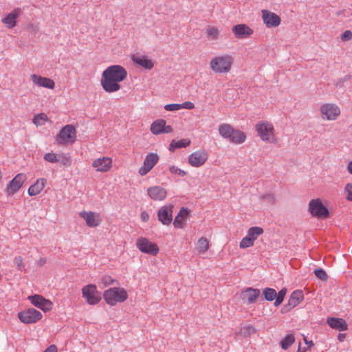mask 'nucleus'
I'll use <instances>...</instances> for the list:
<instances>
[{
	"mask_svg": "<svg viewBox=\"0 0 352 352\" xmlns=\"http://www.w3.org/2000/svg\"><path fill=\"white\" fill-rule=\"evenodd\" d=\"M44 352H57V348L55 345H51Z\"/></svg>",
	"mask_w": 352,
	"mask_h": 352,
	"instance_id": "5fc2aeb1",
	"label": "nucleus"
},
{
	"mask_svg": "<svg viewBox=\"0 0 352 352\" xmlns=\"http://www.w3.org/2000/svg\"><path fill=\"white\" fill-rule=\"evenodd\" d=\"M91 166L96 172L107 173L112 168L113 160L109 157L101 156L94 159Z\"/></svg>",
	"mask_w": 352,
	"mask_h": 352,
	"instance_id": "ddd939ff",
	"label": "nucleus"
},
{
	"mask_svg": "<svg viewBox=\"0 0 352 352\" xmlns=\"http://www.w3.org/2000/svg\"><path fill=\"white\" fill-rule=\"evenodd\" d=\"M256 331V329L252 325H248L242 327L240 330L239 334L243 337H248L251 334L255 333Z\"/></svg>",
	"mask_w": 352,
	"mask_h": 352,
	"instance_id": "e433bc0d",
	"label": "nucleus"
},
{
	"mask_svg": "<svg viewBox=\"0 0 352 352\" xmlns=\"http://www.w3.org/2000/svg\"><path fill=\"white\" fill-rule=\"evenodd\" d=\"M131 58L134 63L145 69H151L153 66L151 60H149L145 56L133 55Z\"/></svg>",
	"mask_w": 352,
	"mask_h": 352,
	"instance_id": "cd10ccee",
	"label": "nucleus"
},
{
	"mask_svg": "<svg viewBox=\"0 0 352 352\" xmlns=\"http://www.w3.org/2000/svg\"><path fill=\"white\" fill-rule=\"evenodd\" d=\"M47 180L45 178L38 179L36 182L30 186L28 192L30 196L38 195L45 188Z\"/></svg>",
	"mask_w": 352,
	"mask_h": 352,
	"instance_id": "393cba45",
	"label": "nucleus"
},
{
	"mask_svg": "<svg viewBox=\"0 0 352 352\" xmlns=\"http://www.w3.org/2000/svg\"><path fill=\"white\" fill-rule=\"evenodd\" d=\"M219 133L224 139L234 144H241L246 140V135L240 130H234L230 124H222L219 126Z\"/></svg>",
	"mask_w": 352,
	"mask_h": 352,
	"instance_id": "f03ea898",
	"label": "nucleus"
},
{
	"mask_svg": "<svg viewBox=\"0 0 352 352\" xmlns=\"http://www.w3.org/2000/svg\"><path fill=\"white\" fill-rule=\"evenodd\" d=\"M159 251V248L157 246V245L155 244V254H157V253Z\"/></svg>",
	"mask_w": 352,
	"mask_h": 352,
	"instance_id": "0e129e2a",
	"label": "nucleus"
},
{
	"mask_svg": "<svg viewBox=\"0 0 352 352\" xmlns=\"http://www.w3.org/2000/svg\"><path fill=\"white\" fill-rule=\"evenodd\" d=\"M262 197H263V199H269L274 200V197H273L272 195H270V194L265 195H263Z\"/></svg>",
	"mask_w": 352,
	"mask_h": 352,
	"instance_id": "bf43d9fd",
	"label": "nucleus"
},
{
	"mask_svg": "<svg viewBox=\"0 0 352 352\" xmlns=\"http://www.w3.org/2000/svg\"><path fill=\"white\" fill-rule=\"evenodd\" d=\"M342 41H349L352 39V32L351 30H345L340 36Z\"/></svg>",
	"mask_w": 352,
	"mask_h": 352,
	"instance_id": "09e8293b",
	"label": "nucleus"
},
{
	"mask_svg": "<svg viewBox=\"0 0 352 352\" xmlns=\"http://www.w3.org/2000/svg\"><path fill=\"white\" fill-rule=\"evenodd\" d=\"M210 248L209 241L205 237H201L197 241V250L199 254L206 253Z\"/></svg>",
	"mask_w": 352,
	"mask_h": 352,
	"instance_id": "2f4dec72",
	"label": "nucleus"
},
{
	"mask_svg": "<svg viewBox=\"0 0 352 352\" xmlns=\"http://www.w3.org/2000/svg\"><path fill=\"white\" fill-rule=\"evenodd\" d=\"M208 159V153L204 149L198 150L188 156V163L192 167H200L204 165Z\"/></svg>",
	"mask_w": 352,
	"mask_h": 352,
	"instance_id": "2eb2a0df",
	"label": "nucleus"
},
{
	"mask_svg": "<svg viewBox=\"0 0 352 352\" xmlns=\"http://www.w3.org/2000/svg\"><path fill=\"white\" fill-rule=\"evenodd\" d=\"M151 131L154 133V130H155V128H154V122H153L151 124Z\"/></svg>",
	"mask_w": 352,
	"mask_h": 352,
	"instance_id": "680f3d73",
	"label": "nucleus"
},
{
	"mask_svg": "<svg viewBox=\"0 0 352 352\" xmlns=\"http://www.w3.org/2000/svg\"><path fill=\"white\" fill-rule=\"evenodd\" d=\"M141 219L144 222H146L149 219V215L146 212H142L141 213Z\"/></svg>",
	"mask_w": 352,
	"mask_h": 352,
	"instance_id": "864d4df0",
	"label": "nucleus"
},
{
	"mask_svg": "<svg viewBox=\"0 0 352 352\" xmlns=\"http://www.w3.org/2000/svg\"><path fill=\"white\" fill-rule=\"evenodd\" d=\"M30 79L34 85L39 87H44L50 89H53L55 87V82L51 78L33 74L30 75Z\"/></svg>",
	"mask_w": 352,
	"mask_h": 352,
	"instance_id": "6ab92c4d",
	"label": "nucleus"
},
{
	"mask_svg": "<svg viewBox=\"0 0 352 352\" xmlns=\"http://www.w3.org/2000/svg\"><path fill=\"white\" fill-rule=\"evenodd\" d=\"M304 341L306 343V344L307 345L308 349H310L314 346L313 341H311V340L308 341L306 338H304Z\"/></svg>",
	"mask_w": 352,
	"mask_h": 352,
	"instance_id": "6e6d98bb",
	"label": "nucleus"
},
{
	"mask_svg": "<svg viewBox=\"0 0 352 352\" xmlns=\"http://www.w3.org/2000/svg\"><path fill=\"white\" fill-rule=\"evenodd\" d=\"M172 206H165L161 208L158 212L157 217L160 221H161L164 225H169L172 221Z\"/></svg>",
	"mask_w": 352,
	"mask_h": 352,
	"instance_id": "412c9836",
	"label": "nucleus"
},
{
	"mask_svg": "<svg viewBox=\"0 0 352 352\" xmlns=\"http://www.w3.org/2000/svg\"><path fill=\"white\" fill-rule=\"evenodd\" d=\"M351 76L350 75L345 76L343 78L340 79L336 82V86L342 87L344 86V82L349 80L351 79Z\"/></svg>",
	"mask_w": 352,
	"mask_h": 352,
	"instance_id": "603ef678",
	"label": "nucleus"
},
{
	"mask_svg": "<svg viewBox=\"0 0 352 352\" xmlns=\"http://www.w3.org/2000/svg\"><path fill=\"white\" fill-rule=\"evenodd\" d=\"M263 294L265 300L268 301H272L273 300H276V297L277 296V293L274 289L272 288H265Z\"/></svg>",
	"mask_w": 352,
	"mask_h": 352,
	"instance_id": "c9c22d12",
	"label": "nucleus"
},
{
	"mask_svg": "<svg viewBox=\"0 0 352 352\" xmlns=\"http://www.w3.org/2000/svg\"><path fill=\"white\" fill-rule=\"evenodd\" d=\"M82 296L91 305H97L101 300V294L94 284H89L82 288Z\"/></svg>",
	"mask_w": 352,
	"mask_h": 352,
	"instance_id": "0eeeda50",
	"label": "nucleus"
},
{
	"mask_svg": "<svg viewBox=\"0 0 352 352\" xmlns=\"http://www.w3.org/2000/svg\"><path fill=\"white\" fill-rule=\"evenodd\" d=\"M14 264L16 266L17 270L23 271L25 269L23 259L21 256H16L13 260Z\"/></svg>",
	"mask_w": 352,
	"mask_h": 352,
	"instance_id": "a18cd8bd",
	"label": "nucleus"
},
{
	"mask_svg": "<svg viewBox=\"0 0 352 352\" xmlns=\"http://www.w3.org/2000/svg\"><path fill=\"white\" fill-rule=\"evenodd\" d=\"M190 140L188 138H184L179 140H172L169 145V151L174 152L176 149L186 148L190 144Z\"/></svg>",
	"mask_w": 352,
	"mask_h": 352,
	"instance_id": "c756f323",
	"label": "nucleus"
},
{
	"mask_svg": "<svg viewBox=\"0 0 352 352\" xmlns=\"http://www.w3.org/2000/svg\"><path fill=\"white\" fill-rule=\"evenodd\" d=\"M166 111H174L181 109L180 104H168L164 106Z\"/></svg>",
	"mask_w": 352,
	"mask_h": 352,
	"instance_id": "8fccbe9b",
	"label": "nucleus"
},
{
	"mask_svg": "<svg viewBox=\"0 0 352 352\" xmlns=\"http://www.w3.org/2000/svg\"><path fill=\"white\" fill-rule=\"evenodd\" d=\"M327 324L332 328L340 331L347 330L348 326L345 320L340 318H328Z\"/></svg>",
	"mask_w": 352,
	"mask_h": 352,
	"instance_id": "b1692460",
	"label": "nucleus"
},
{
	"mask_svg": "<svg viewBox=\"0 0 352 352\" xmlns=\"http://www.w3.org/2000/svg\"><path fill=\"white\" fill-rule=\"evenodd\" d=\"M76 139V128L72 124L65 126L56 138L58 144L67 145L73 144Z\"/></svg>",
	"mask_w": 352,
	"mask_h": 352,
	"instance_id": "423d86ee",
	"label": "nucleus"
},
{
	"mask_svg": "<svg viewBox=\"0 0 352 352\" xmlns=\"http://www.w3.org/2000/svg\"><path fill=\"white\" fill-rule=\"evenodd\" d=\"M148 194L151 198H153L154 195V189L153 188H149L148 189Z\"/></svg>",
	"mask_w": 352,
	"mask_h": 352,
	"instance_id": "13d9d810",
	"label": "nucleus"
},
{
	"mask_svg": "<svg viewBox=\"0 0 352 352\" xmlns=\"http://www.w3.org/2000/svg\"><path fill=\"white\" fill-rule=\"evenodd\" d=\"M27 177L23 173L17 174L9 183L7 184L5 192L9 196H12L17 192L25 182Z\"/></svg>",
	"mask_w": 352,
	"mask_h": 352,
	"instance_id": "f8f14e48",
	"label": "nucleus"
},
{
	"mask_svg": "<svg viewBox=\"0 0 352 352\" xmlns=\"http://www.w3.org/2000/svg\"><path fill=\"white\" fill-rule=\"evenodd\" d=\"M79 217L85 221L86 225L89 228L98 227L102 221V217L99 213L91 210L80 212Z\"/></svg>",
	"mask_w": 352,
	"mask_h": 352,
	"instance_id": "9d476101",
	"label": "nucleus"
},
{
	"mask_svg": "<svg viewBox=\"0 0 352 352\" xmlns=\"http://www.w3.org/2000/svg\"><path fill=\"white\" fill-rule=\"evenodd\" d=\"M166 122L163 119L155 120V135L161 133H169L173 131L170 125H166Z\"/></svg>",
	"mask_w": 352,
	"mask_h": 352,
	"instance_id": "bb28decb",
	"label": "nucleus"
},
{
	"mask_svg": "<svg viewBox=\"0 0 352 352\" xmlns=\"http://www.w3.org/2000/svg\"><path fill=\"white\" fill-rule=\"evenodd\" d=\"M233 60V57L228 54L216 56L210 60V67L214 73L226 74L231 70Z\"/></svg>",
	"mask_w": 352,
	"mask_h": 352,
	"instance_id": "7ed1b4c3",
	"label": "nucleus"
},
{
	"mask_svg": "<svg viewBox=\"0 0 352 352\" xmlns=\"http://www.w3.org/2000/svg\"><path fill=\"white\" fill-rule=\"evenodd\" d=\"M166 195L167 192L164 188L155 186V200H163Z\"/></svg>",
	"mask_w": 352,
	"mask_h": 352,
	"instance_id": "ea45409f",
	"label": "nucleus"
},
{
	"mask_svg": "<svg viewBox=\"0 0 352 352\" xmlns=\"http://www.w3.org/2000/svg\"><path fill=\"white\" fill-rule=\"evenodd\" d=\"M295 342V337L294 334H287L281 341L280 346L283 349H288L291 345Z\"/></svg>",
	"mask_w": 352,
	"mask_h": 352,
	"instance_id": "473e14b6",
	"label": "nucleus"
},
{
	"mask_svg": "<svg viewBox=\"0 0 352 352\" xmlns=\"http://www.w3.org/2000/svg\"><path fill=\"white\" fill-rule=\"evenodd\" d=\"M169 169L171 173L179 175L181 177H184L186 175V173L184 170L175 166H170Z\"/></svg>",
	"mask_w": 352,
	"mask_h": 352,
	"instance_id": "de8ad7c7",
	"label": "nucleus"
},
{
	"mask_svg": "<svg viewBox=\"0 0 352 352\" xmlns=\"http://www.w3.org/2000/svg\"><path fill=\"white\" fill-rule=\"evenodd\" d=\"M232 32L235 38L238 39H244L251 36L254 30L246 24H237L232 27Z\"/></svg>",
	"mask_w": 352,
	"mask_h": 352,
	"instance_id": "a211bd4d",
	"label": "nucleus"
},
{
	"mask_svg": "<svg viewBox=\"0 0 352 352\" xmlns=\"http://www.w3.org/2000/svg\"><path fill=\"white\" fill-rule=\"evenodd\" d=\"M260 290L252 287H247L241 293V298L244 303L253 304L260 296Z\"/></svg>",
	"mask_w": 352,
	"mask_h": 352,
	"instance_id": "aec40b11",
	"label": "nucleus"
},
{
	"mask_svg": "<svg viewBox=\"0 0 352 352\" xmlns=\"http://www.w3.org/2000/svg\"><path fill=\"white\" fill-rule=\"evenodd\" d=\"M346 198L348 201H352V184L348 183L344 187Z\"/></svg>",
	"mask_w": 352,
	"mask_h": 352,
	"instance_id": "49530a36",
	"label": "nucleus"
},
{
	"mask_svg": "<svg viewBox=\"0 0 352 352\" xmlns=\"http://www.w3.org/2000/svg\"><path fill=\"white\" fill-rule=\"evenodd\" d=\"M298 352H305L306 351V349L304 348L303 349H301L300 350V348L299 347L298 349Z\"/></svg>",
	"mask_w": 352,
	"mask_h": 352,
	"instance_id": "e2e57ef3",
	"label": "nucleus"
},
{
	"mask_svg": "<svg viewBox=\"0 0 352 352\" xmlns=\"http://www.w3.org/2000/svg\"><path fill=\"white\" fill-rule=\"evenodd\" d=\"M309 212L311 216L318 219H325L329 216L328 209L322 204L320 199H314L309 201Z\"/></svg>",
	"mask_w": 352,
	"mask_h": 352,
	"instance_id": "6e6552de",
	"label": "nucleus"
},
{
	"mask_svg": "<svg viewBox=\"0 0 352 352\" xmlns=\"http://www.w3.org/2000/svg\"><path fill=\"white\" fill-rule=\"evenodd\" d=\"M287 293V289L283 288L280 291L278 292L277 296L276 297V300L274 302V305L276 307L280 305L283 301L284 297Z\"/></svg>",
	"mask_w": 352,
	"mask_h": 352,
	"instance_id": "37998d69",
	"label": "nucleus"
},
{
	"mask_svg": "<svg viewBox=\"0 0 352 352\" xmlns=\"http://www.w3.org/2000/svg\"><path fill=\"white\" fill-rule=\"evenodd\" d=\"M42 317V314L33 308H30L18 313L19 319L25 324L35 323L40 320Z\"/></svg>",
	"mask_w": 352,
	"mask_h": 352,
	"instance_id": "9b49d317",
	"label": "nucleus"
},
{
	"mask_svg": "<svg viewBox=\"0 0 352 352\" xmlns=\"http://www.w3.org/2000/svg\"><path fill=\"white\" fill-rule=\"evenodd\" d=\"M255 129L258 136L265 142L276 144L278 138L275 134L273 124L268 121H260L255 125Z\"/></svg>",
	"mask_w": 352,
	"mask_h": 352,
	"instance_id": "20e7f679",
	"label": "nucleus"
},
{
	"mask_svg": "<svg viewBox=\"0 0 352 352\" xmlns=\"http://www.w3.org/2000/svg\"><path fill=\"white\" fill-rule=\"evenodd\" d=\"M22 14L20 8H14L10 12L6 14L1 19V22L8 29H12L17 25L18 19Z\"/></svg>",
	"mask_w": 352,
	"mask_h": 352,
	"instance_id": "4468645a",
	"label": "nucleus"
},
{
	"mask_svg": "<svg viewBox=\"0 0 352 352\" xmlns=\"http://www.w3.org/2000/svg\"><path fill=\"white\" fill-rule=\"evenodd\" d=\"M345 336H346L345 334H342V333L339 334V336H338V340H339L340 341H341V342H342V341H343V340H344V339L345 338Z\"/></svg>",
	"mask_w": 352,
	"mask_h": 352,
	"instance_id": "052dcab7",
	"label": "nucleus"
},
{
	"mask_svg": "<svg viewBox=\"0 0 352 352\" xmlns=\"http://www.w3.org/2000/svg\"><path fill=\"white\" fill-rule=\"evenodd\" d=\"M48 118L46 114L41 113L36 114L34 116L32 119L33 123L36 126H43L45 124V122L47 121Z\"/></svg>",
	"mask_w": 352,
	"mask_h": 352,
	"instance_id": "72a5a7b5",
	"label": "nucleus"
},
{
	"mask_svg": "<svg viewBox=\"0 0 352 352\" xmlns=\"http://www.w3.org/2000/svg\"><path fill=\"white\" fill-rule=\"evenodd\" d=\"M181 109H186L188 110L193 109L195 108L194 103L191 102H185L182 104H180Z\"/></svg>",
	"mask_w": 352,
	"mask_h": 352,
	"instance_id": "3c124183",
	"label": "nucleus"
},
{
	"mask_svg": "<svg viewBox=\"0 0 352 352\" xmlns=\"http://www.w3.org/2000/svg\"><path fill=\"white\" fill-rule=\"evenodd\" d=\"M100 283L103 285L104 287H107L108 286L114 285L116 283H117V280L110 276L105 275L102 277Z\"/></svg>",
	"mask_w": 352,
	"mask_h": 352,
	"instance_id": "58836bf2",
	"label": "nucleus"
},
{
	"mask_svg": "<svg viewBox=\"0 0 352 352\" xmlns=\"http://www.w3.org/2000/svg\"><path fill=\"white\" fill-rule=\"evenodd\" d=\"M206 34L209 38L216 40L219 38V30L216 27H209L207 29Z\"/></svg>",
	"mask_w": 352,
	"mask_h": 352,
	"instance_id": "4c0bfd02",
	"label": "nucleus"
},
{
	"mask_svg": "<svg viewBox=\"0 0 352 352\" xmlns=\"http://www.w3.org/2000/svg\"><path fill=\"white\" fill-rule=\"evenodd\" d=\"M254 244V242L249 236H248V235H246L241 241L239 246L241 248L245 249L252 247Z\"/></svg>",
	"mask_w": 352,
	"mask_h": 352,
	"instance_id": "a19ab883",
	"label": "nucleus"
},
{
	"mask_svg": "<svg viewBox=\"0 0 352 352\" xmlns=\"http://www.w3.org/2000/svg\"><path fill=\"white\" fill-rule=\"evenodd\" d=\"M157 161H158V156L157 155V154H155V164L157 162Z\"/></svg>",
	"mask_w": 352,
	"mask_h": 352,
	"instance_id": "338daca9",
	"label": "nucleus"
},
{
	"mask_svg": "<svg viewBox=\"0 0 352 352\" xmlns=\"http://www.w3.org/2000/svg\"><path fill=\"white\" fill-rule=\"evenodd\" d=\"M190 214V210L187 208L182 207L177 215L175 217L173 225L176 228H184V221L188 218Z\"/></svg>",
	"mask_w": 352,
	"mask_h": 352,
	"instance_id": "4be33fe9",
	"label": "nucleus"
},
{
	"mask_svg": "<svg viewBox=\"0 0 352 352\" xmlns=\"http://www.w3.org/2000/svg\"><path fill=\"white\" fill-rule=\"evenodd\" d=\"M320 112L322 120H336L340 115V107L334 103H326L320 106Z\"/></svg>",
	"mask_w": 352,
	"mask_h": 352,
	"instance_id": "1a4fd4ad",
	"label": "nucleus"
},
{
	"mask_svg": "<svg viewBox=\"0 0 352 352\" xmlns=\"http://www.w3.org/2000/svg\"><path fill=\"white\" fill-rule=\"evenodd\" d=\"M314 273L315 274V276L319 278L320 280H327V278H328V276H327V274L326 273V272L322 269V268H317V269H315L314 271Z\"/></svg>",
	"mask_w": 352,
	"mask_h": 352,
	"instance_id": "79ce46f5",
	"label": "nucleus"
},
{
	"mask_svg": "<svg viewBox=\"0 0 352 352\" xmlns=\"http://www.w3.org/2000/svg\"><path fill=\"white\" fill-rule=\"evenodd\" d=\"M41 262L42 263H45L46 262V259H45V258H41Z\"/></svg>",
	"mask_w": 352,
	"mask_h": 352,
	"instance_id": "69168bd1",
	"label": "nucleus"
},
{
	"mask_svg": "<svg viewBox=\"0 0 352 352\" xmlns=\"http://www.w3.org/2000/svg\"><path fill=\"white\" fill-rule=\"evenodd\" d=\"M126 77L127 72L122 66L119 65H111L102 72L100 85L106 93L118 92L122 89L121 82Z\"/></svg>",
	"mask_w": 352,
	"mask_h": 352,
	"instance_id": "f257e3e1",
	"label": "nucleus"
},
{
	"mask_svg": "<svg viewBox=\"0 0 352 352\" xmlns=\"http://www.w3.org/2000/svg\"><path fill=\"white\" fill-rule=\"evenodd\" d=\"M58 155L54 153H47L44 155L43 159L50 163L58 162Z\"/></svg>",
	"mask_w": 352,
	"mask_h": 352,
	"instance_id": "c03bdc74",
	"label": "nucleus"
},
{
	"mask_svg": "<svg viewBox=\"0 0 352 352\" xmlns=\"http://www.w3.org/2000/svg\"><path fill=\"white\" fill-rule=\"evenodd\" d=\"M103 298L107 305L115 306L124 302L128 298V293L123 287H114L105 290Z\"/></svg>",
	"mask_w": 352,
	"mask_h": 352,
	"instance_id": "39448f33",
	"label": "nucleus"
},
{
	"mask_svg": "<svg viewBox=\"0 0 352 352\" xmlns=\"http://www.w3.org/2000/svg\"><path fill=\"white\" fill-rule=\"evenodd\" d=\"M261 14L263 23L267 28H276L280 24L281 19L276 13L270 12L267 10H262Z\"/></svg>",
	"mask_w": 352,
	"mask_h": 352,
	"instance_id": "f3484780",
	"label": "nucleus"
},
{
	"mask_svg": "<svg viewBox=\"0 0 352 352\" xmlns=\"http://www.w3.org/2000/svg\"><path fill=\"white\" fill-rule=\"evenodd\" d=\"M58 162L65 166H69L72 164V160L68 154L60 153L58 154Z\"/></svg>",
	"mask_w": 352,
	"mask_h": 352,
	"instance_id": "f704fd0d",
	"label": "nucleus"
},
{
	"mask_svg": "<svg viewBox=\"0 0 352 352\" xmlns=\"http://www.w3.org/2000/svg\"><path fill=\"white\" fill-rule=\"evenodd\" d=\"M346 170L349 174L352 175V160L347 164Z\"/></svg>",
	"mask_w": 352,
	"mask_h": 352,
	"instance_id": "4d7b16f0",
	"label": "nucleus"
},
{
	"mask_svg": "<svg viewBox=\"0 0 352 352\" xmlns=\"http://www.w3.org/2000/svg\"><path fill=\"white\" fill-rule=\"evenodd\" d=\"M303 298L304 296L302 292L300 290H296L293 292L290 296L288 301V306H289V308H293L302 301Z\"/></svg>",
	"mask_w": 352,
	"mask_h": 352,
	"instance_id": "c85d7f7f",
	"label": "nucleus"
},
{
	"mask_svg": "<svg viewBox=\"0 0 352 352\" xmlns=\"http://www.w3.org/2000/svg\"><path fill=\"white\" fill-rule=\"evenodd\" d=\"M154 166V154L149 153L146 157L143 166L139 169L141 175H145Z\"/></svg>",
	"mask_w": 352,
	"mask_h": 352,
	"instance_id": "a878e982",
	"label": "nucleus"
},
{
	"mask_svg": "<svg viewBox=\"0 0 352 352\" xmlns=\"http://www.w3.org/2000/svg\"><path fill=\"white\" fill-rule=\"evenodd\" d=\"M136 245L142 252L146 254L154 253V244L146 238L140 237L138 239Z\"/></svg>",
	"mask_w": 352,
	"mask_h": 352,
	"instance_id": "5701e85b",
	"label": "nucleus"
},
{
	"mask_svg": "<svg viewBox=\"0 0 352 352\" xmlns=\"http://www.w3.org/2000/svg\"><path fill=\"white\" fill-rule=\"evenodd\" d=\"M31 303L44 312L50 311L52 309L53 304L48 300L45 299L41 295L30 296L28 297Z\"/></svg>",
	"mask_w": 352,
	"mask_h": 352,
	"instance_id": "dca6fc26",
	"label": "nucleus"
},
{
	"mask_svg": "<svg viewBox=\"0 0 352 352\" xmlns=\"http://www.w3.org/2000/svg\"><path fill=\"white\" fill-rule=\"evenodd\" d=\"M263 229L261 227H251L248 229L247 235L254 242L260 235L263 234Z\"/></svg>",
	"mask_w": 352,
	"mask_h": 352,
	"instance_id": "7c9ffc66",
	"label": "nucleus"
}]
</instances>
